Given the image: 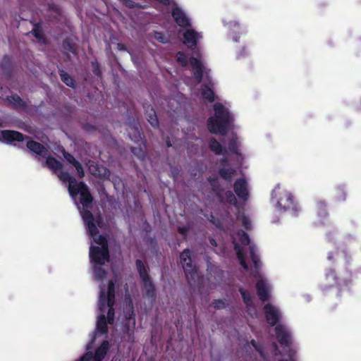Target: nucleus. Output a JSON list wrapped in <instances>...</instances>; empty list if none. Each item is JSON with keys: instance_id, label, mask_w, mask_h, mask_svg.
Instances as JSON below:
<instances>
[{"instance_id": "8", "label": "nucleus", "mask_w": 361, "mask_h": 361, "mask_svg": "<svg viewBox=\"0 0 361 361\" xmlns=\"http://www.w3.org/2000/svg\"><path fill=\"white\" fill-rule=\"evenodd\" d=\"M183 43L192 49H195L198 42L202 38V33L195 30L187 27L183 32Z\"/></svg>"}, {"instance_id": "14", "label": "nucleus", "mask_w": 361, "mask_h": 361, "mask_svg": "<svg viewBox=\"0 0 361 361\" xmlns=\"http://www.w3.org/2000/svg\"><path fill=\"white\" fill-rule=\"evenodd\" d=\"M61 152L63 153L64 159L71 164L73 166H75L77 173L80 177H82L84 176L83 169L80 165V164L77 161L75 158L70 154L66 153L62 147H59Z\"/></svg>"}, {"instance_id": "19", "label": "nucleus", "mask_w": 361, "mask_h": 361, "mask_svg": "<svg viewBox=\"0 0 361 361\" xmlns=\"http://www.w3.org/2000/svg\"><path fill=\"white\" fill-rule=\"evenodd\" d=\"M60 75L61 78V80L64 83H66L69 87H73L74 82L72 78L69 76L68 74L65 73L64 71H61Z\"/></svg>"}, {"instance_id": "20", "label": "nucleus", "mask_w": 361, "mask_h": 361, "mask_svg": "<svg viewBox=\"0 0 361 361\" xmlns=\"http://www.w3.org/2000/svg\"><path fill=\"white\" fill-rule=\"evenodd\" d=\"M237 219L242 221L243 226L245 229L248 230L251 228V221L249 217L244 214H240L238 216Z\"/></svg>"}, {"instance_id": "29", "label": "nucleus", "mask_w": 361, "mask_h": 361, "mask_svg": "<svg viewBox=\"0 0 361 361\" xmlns=\"http://www.w3.org/2000/svg\"><path fill=\"white\" fill-rule=\"evenodd\" d=\"M212 244L214 245V246H216V242L214 240V243L212 242Z\"/></svg>"}, {"instance_id": "1", "label": "nucleus", "mask_w": 361, "mask_h": 361, "mask_svg": "<svg viewBox=\"0 0 361 361\" xmlns=\"http://www.w3.org/2000/svg\"><path fill=\"white\" fill-rule=\"evenodd\" d=\"M232 239L240 265L245 269H247L248 264L252 262L255 267L256 273L254 274V279L256 281V288L260 300L262 301L269 300L271 297L272 286L264 276L258 271L260 261L255 245L250 242L248 236L243 231L233 234Z\"/></svg>"}, {"instance_id": "30", "label": "nucleus", "mask_w": 361, "mask_h": 361, "mask_svg": "<svg viewBox=\"0 0 361 361\" xmlns=\"http://www.w3.org/2000/svg\"><path fill=\"white\" fill-rule=\"evenodd\" d=\"M35 37H38V35L37 34L36 32H35Z\"/></svg>"}, {"instance_id": "9", "label": "nucleus", "mask_w": 361, "mask_h": 361, "mask_svg": "<svg viewBox=\"0 0 361 361\" xmlns=\"http://www.w3.org/2000/svg\"><path fill=\"white\" fill-rule=\"evenodd\" d=\"M24 140V136L19 132L7 130H0V142L16 145Z\"/></svg>"}, {"instance_id": "16", "label": "nucleus", "mask_w": 361, "mask_h": 361, "mask_svg": "<svg viewBox=\"0 0 361 361\" xmlns=\"http://www.w3.org/2000/svg\"><path fill=\"white\" fill-rule=\"evenodd\" d=\"M92 174L101 178H106L109 176V171L102 166L91 164L89 167Z\"/></svg>"}, {"instance_id": "28", "label": "nucleus", "mask_w": 361, "mask_h": 361, "mask_svg": "<svg viewBox=\"0 0 361 361\" xmlns=\"http://www.w3.org/2000/svg\"><path fill=\"white\" fill-rule=\"evenodd\" d=\"M326 278L328 279H331L334 281H336V279L334 277V273L331 271L326 274Z\"/></svg>"}, {"instance_id": "32", "label": "nucleus", "mask_w": 361, "mask_h": 361, "mask_svg": "<svg viewBox=\"0 0 361 361\" xmlns=\"http://www.w3.org/2000/svg\"><path fill=\"white\" fill-rule=\"evenodd\" d=\"M0 126H1V124H0Z\"/></svg>"}, {"instance_id": "6", "label": "nucleus", "mask_w": 361, "mask_h": 361, "mask_svg": "<svg viewBox=\"0 0 361 361\" xmlns=\"http://www.w3.org/2000/svg\"><path fill=\"white\" fill-rule=\"evenodd\" d=\"M271 202L277 212L288 209L292 215L295 216L300 211L292 195L280 185H277L271 192Z\"/></svg>"}, {"instance_id": "12", "label": "nucleus", "mask_w": 361, "mask_h": 361, "mask_svg": "<svg viewBox=\"0 0 361 361\" xmlns=\"http://www.w3.org/2000/svg\"><path fill=\"white\" fill-rule=\"evenodd\" d=\"M234 190L238 198L243 201L248 199V185L244 178L238 179L234 183Z\"/></svg>"}, {"instance_id": "17", "label": "nucleus", "mask_w": 361, "mask_h": 361, "mask_svg": "<svg viewBox=\"0 0 361 361\" xmlns=\"http://www.w3.org/2000/svg\"><path fill=\"white\" fill-rule=\"evenodd\" d=\"M216 193L221 201L229 202L236 207V198L231 191L224 192V190H216Z\"/></svg>"}, {"instance_id": "27", "label": "nucleus", "mask_w": 361, "mask_h": 361, "mask_svg": "<svg viewBox=\"0 0 361 361\" xmlns=\"http://www.w3.org/2000/svg\"><path fill=\"white\" fill-rule=\"evenodd\" d=\"M214 304V307L218 309L223 308L225 306V303L221 300H216Z\"/></svg>"}, {"instance_id": "23", "label": "nucleus", "mask_w": 361, "mask_h": 361, "mask_svg": "<svg viewBox=\"0 0 361 361\" xmlns=\"http://www.w3.org/2000/svg\"><path fill=\"white\" fill-rule=\"evenodd\" d=\"M251 345L254 347V348L259 353L262 357L265 360H267V355L263 349L261 347L258 346L254 340L252 341Z\"/></svg>"}, {"instance_id": "26", "label": "nucleus", "mask_w": 361, "mask_h": 361, "mask_svg": "<svg viewBox=\"0 0 361 361\" xmlns=\"http://www.w3.org/2000/svg\"><path fill=\"white\" fill-rule=\"evenodd\" d=\"M123 3L124 5L128 8H134L137 6V4L135 2L130 0H124Z\"/></svg>"}, {"instance_id": "24", "label": "nucleus", "mask_w": 361, "mask_h": 361, "mask_svg": "<svg viewBox=\"0 0 361 361\" xmlns=\"http://www.w3.org/2000/svg\"><path fill=\"white\" fill-rule=\"evenodd\" d=\"M154 38L161 43H166L167 42L166 36L161 32H154Z\"/></svg>"}, {"instance_id": "5", "label": "nucleus", "mask_w": 361, "mask_h": 361, "mask_svg": "<svg viewBox=\"0 0 361 361\" xmlns=\"http://www.w3.org/2000/svg\"><path fill=\"white\" fill-rule=\"evenodd\" d=\"M275 332L282 348L280 350L274 346L275 355H277L276 351L281 355V359L279 361H295V355L297 350L292 345L291 333L289 329L285 325L280 324L275 327Z\"/></svg>"}, {"instance_id": "11", "label": "nucleus", "mask_w": 361, "mask_h": 361, "mask_svg": "<svg viewBox=\"0 0 361 361\" xmlns=\"http://www.w3.org/2000/svg\"><path fill=\"white\" fill-rule=\"evenodd\" d=\"M267 322L271 325H275L281 318V313L279 309L272 304H267L264 308Z\"/></svg>"}, {"instance_id": "18", "label": "nucleus", "mask_w": 361, "mask_h": 361, "mask_svg": "<svg viewBox=\"0 0 361 361\" xmlns=\"http://www.w3.org/2000/svg\"><path fill=\"white\" fill-rule=\"evenodd\" d=\"M133 315V305H132V302L129 301V303L126 306V320L128 321V323L126 325H130V324H132L133 326L135 325V319L132 317Z\"/></svg>"}, {"instance_id": "13", "label": "nucleus", "mask_w": 361, "mask_h": 361, "mask_svg": "<svg viewBox=\"0 0 361 361\" xmlns=\"http://www.w3.org/2000/svg\"><path fill=\"white\" fill-rule=\"evenodd\" d=\"M243 296L244 302L246 304L248 313L252 317H257V310L253 302V298L250 294L243 288L240 290Z\"/></svg>"}, {"instance_id": "10", "label": "nucleus", "mask_w": 361, "mask_h": 361, "mask_svg": "<svg viewBox=\"0 0 361 361\" xmlns=\"http://www.w3.org/2000/svg\"><path fill=\"white\" fill-rule=\"evenodd\" d=\"M136 266L140 274V278L143 282L144 288L149 296H152L154 293L153 286L148 277L147 271L143 263L140 260L136 261Z\"/></svg>"}, {"instance_id": "3", "label": "nucleus", "mask_w": 361, "mask_h": 361, "mask_svg": "<svg viewBox=\"0 0 361 361\" xmlns=\"http://www.w3.org/2000/svg\"><path fill=\"white\" fill-rule=\"evenodd\" d=\"M176 59L177 61L183 66H186L188 65L191 66L194 75V79L197 83L204 80V84L202 89V96L209 102L214 101L215 97L212 88L214 83L209 76L210 70L208 69L197 58H189L183 52H178L176 55Z\"/></svg>"}, {"instance_id": "21", "label": "nucleus", "mask_w": 361, "mask_h": 361, "mask_svg": "<svg viewBox=\"0 0 361 361\" xmlns=\"http://www.w3.org/2000/svg\"><path fill=\"white\" fill-rule=\"evenodd\" d=\"M8 102L16 107H20L23 106L22 99L17 95H11L8 98Z\"/></svg>"}, {"instance_id": "31", "label": "nucleus", "mask_w": 361, "mask_h": 361, "mask_svg": "<svg viewBox=\"0 0 361 361\" xmlns=\"http://www.w3.org/2000/svg\"><path fill=\"white\" fill-rule=\"evenodd\" d=\"M180 233H183V230L182 228H180Z\"/></svg>"}, {"instance_id": "15", "label": "nucleus", "mask_w": 361, "mask_h": 361, "mask_svg": "<svg viewBox=\"0 0 361 361\" xmlns=\"http://www.w3.org/2000/svg\"><path fill=\"white\" fill-rule=\"evenodd\" d=\"M225 26H227L228 28L231 30L232 34L233 40L235 42H238V38L235 35L236 32L243 33L245 32V30L239 25V23L235 20H231L230 22L226 23L224 21Z\"/></svg>"}, {"instance_id": "2", "label": "nucleus", "mask_w": 361, "mask_h": 361, "mask_svg": "<svg viewBox=\"0 0 361 361\" xmlns=\"http://www.w3.org/2000/svg\"><path fill=\"white\" fill-rule=\"evenodd\" d=\"M240 142L235 135L232 137L228 149L223 148L216 140H211L209 147L216 154H225L226 158L219 164V173L224 180H231L235 173V170L230 167V163L235 161L236 164H241L244 157L240 152Z\"/></svg>"}, {"instance_id": "22", "label": "nucleus", "mask_w": 361, "mask_h": 361, "mask_svg": "<svg viewBox=\"0 0 361 361\" xmlns=\"http://www.w3.org/2000/svg\"><path fill=\"white\" fill-rule=\"evenodd\" d=\"M152 113H150L149 115H148V118H147V120L150 123V124L152 126H157L158 125V120H157V118L154 114V111L153 109H152Z\"/></svg>"}, {"instance_id": "25", "label": "nucleus", "mask_w": 361, "mask_h": 361, "mask_svg": "<svg viewBox=\"0 0 361 361\" xmlns=\"http://www.w3.org/2000/svg\"><path fill=\"white\" fill-rule=\"evenodd\" d=\"M324 206H325V204L323 202H322V201L318 202L317 207L319 209L320 214L322 215L325 214V211L324 209Z\"/></svg>"}, {"instance_id": "7", "label": "nucleus", "mask_w": 361, "mask_h": 361, "mask_svg": "<svg viewBox=\"0 0 361 361\" xmlns=\"http://www.w3.org/2000/svg\"><path fill=\"white\" fill-rule=\"evenodd\" d=\"M180 263L183 266L188 281L194 280L197 275L196 267L192 264L191 253L189 250H185L180 256Z\"/></svg>"}, {"instance_id": "4", "label": "nucleus", "mask_w": 361, "mask_h": 361, "mask_svg": "<svg viewBox=\"0 0 361 361\" xmlns=\"http://www.w3.org/2000/svg\"><path fill=\"white\" fill-rule=\"evenodd\" d=\"M214 115L208 119L209 130L214 134L224 135L233 126L234 116L229 110V104L216 102L214 104Z\"/></svg>"}]
</instances>
